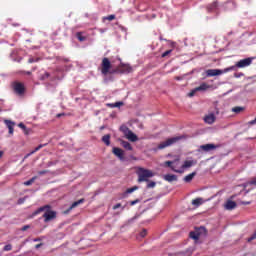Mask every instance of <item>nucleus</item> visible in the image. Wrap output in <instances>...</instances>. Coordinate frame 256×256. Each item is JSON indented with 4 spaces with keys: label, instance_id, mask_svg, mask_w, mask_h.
I'll list each match as a JSON object with an SVG mask.
<instances>
[{
    "label": "nucleus",
    "instance_id": "nucleus-1",
    "mask_svg": "<svg viewBox=\"0 0 256 256\" xmlns=\"http://www.w3.org/2000/svg\"><path fill=\"white\" fill-rule=\"evenodd\" d=\"M43 218L45 223H49V221H53V219L57 218V212L51 209V205L47 204L41 206L37 210H35L32 215L35 217L36 215H41L43 213Z\"/></svg>",
    "mask_w": 256,
    "mask_h": 256
},
{
    "label": "nucleus",
    "instance_id": "nucleus-2",
    "mask_svg": "<svg viewBox=\"0 0 256 256\" xmlns=\"http://www.w3.org/2000/svg\"><path fill=\"white\" fill-rule=\"evenodd\" d=\"M136 175H138V183L148 182L151 177H154L153 171L145 169L143 167H138L136 170Z\"/></svg>",
    "mask_w": 256,
    "mask_h": 256
},
{
    "label": "nucleus",
    "instance_id": "nucleus-3",
    "mask_svg": "<svg viewBox=\"0 0 256 256\" xmlns=\"http://www.w3.org/2000/svg\"><path fill=\"white\" fill-rule=\"evenodd\" d=\"M166 167H169L174 171V173H185V170L182 169L181 161L179 159L173 160V161H166L165 162Z\"/></svg>",
    "mask_w": 256,
    "mask_h": 256
},
{
    "label": "nucleus",
    "instance_id": "nucleus-4",
    "mask_svg": "<svg viewBox=\"0 0 256 256\" xmlns=\"http://www.w3.org/2000/svg\"><path fill=\"white\" fill-rule=\"evenodd\" d=\"M181 139H185V136H176V137L168 138L166 141L161 142L158 145V149H165L166 147H171V145H175V143H179Z\"/></svg>",
    "mask_w": 256,
    "mask_h": 256
},
{
    "label": "nucleus",
    "instance_id": "nucleus-5",
    "mask_svg": "<svg viewBox=\"0 0 256 256\" xmlns=\"http://www.w3.org/2000/svg\"><path fill=\"white\" fill-rule=\"evenodd\" d=\"M111 61L109 58H103L101 63V73L102 75H113L114 73H111L113 70H111Z\"/></svg>",
    "mask_w": 256,
    "mask_h": 256
},
{
    "label": "nucleus",
    "instance_id": "nucleus-6",
    "mask_svg": "<svg viewBox=\"0 0 256 256\" xmlns=\"http://www.w3.org/2000/svg\"><path fill=\"white\" fill-rule=\"evenodd\" d=\"M234 67H229L224 70L219 69H208L206 71L207 77H217L218 75H223V73H229V71H233Z\"/></svg>",
    "mask_w": 256,
    "mask_h": 256
},
{
    "label": "nucleus",
    "instance_id": "nucleus-7",
    "mask_svg": "<svg viewBox=\"0 0 256 256\" xmlns=\"http://www.w3.org/2000/svg\"><path fill=\"white\" fill-rule=\"evenodd\" d=\"M12 88L16 95H25V84L19 81H14L12 83Z\"/></svg>",
    "mask_w": 256,
    "mask_h": 256
},
{
    "label": "nucleus",
    "instance_id": "nucleus-8",
    "mask_svg": "<svg viewBox=\"0 0 256 256\" xmlns=\"http://www.w3.org/2000/svg\"><path fill=\"white\" fill-rule=\"evenodd\" d=\"M133 67L129 64H120L116 69H114L111 73H132Z\"/></svg>",
    "mask_w": 256,
    "mask_h": 256
},
{
    "label": "nucleus",
    "instance_id": "nucleus-9",
    "mask_svg": "<svg viewBox=\"0 0 256 256\" xmlns=\"http://www.w3.org/2000/svg\"><path fill=\"white\" fill-rule=\"evenodd\" d=\"M251 63H253V58H245V59L238 61L236 63V67H238L239 69H243L245 67H249V65H251Z\"/></svg>",
    "mask_w": 256,
    "mask_h": 256
},
{
    "label": "nucleus",
    "instance_id": "nucleus-10",
    "mask_svg": "<svg viewBox=\"0 0 256 256\" xmlns=\"http://www.w3.org/2000/svg\"><path fill=\"white\" fill-rule=\"evenodd\" d=\"M217 121V116L214 113H209L208 115L204 116V123L207 125H213Z\"/></svg>",
    "mask_w": 256,
    "mask_h": 256
},
{
    "label": "nucleus",
    "instance_id": "nucleus-11",
    "mask_svg": "<svg viewBox=\"0 0 256 256\" xmlns=\"http://www.w3.org/2000/svg\"><path fill=\"white\" fill-rule=\"evenodd\" d=\"M112 153L118 157V159H120V161H123V159H125V152L123 151V149L118 148V147H114L112 149Z\"/></svg>",
    "mask_w": 256,
    "mask_h": 256
},
{
    "label": "nucleus",
    "instance_id": "nucleus-12",
    "mask_svg": "<svg viewBox=\"0 0 256 256\" xmlns=\"http://www.w3.org/2000/svg\"><path fill=\"white\" fill-rule=\"evenodd\" d=\"M217 145L215 144H204L200 146L201 151H204L205 153H209V151H215L217 149Z\"/></svg>",
    "mask_w": 256,
    "mask_h": 256
},
{
    "label": "nucleus",
    "instance_id": "nucleus-13",
    "mask_svg": "<svg viewBox=\"0 0 256 256\" xmlns=\"http://www.w3.org/2000/svg\"><path fill=\"white\" fill-rule=\"evenodd\" d=\"M217 7H219V2L214 1L206 6L207 13H214V11H217Z\"/></svg>",
    "mask_w": 256,
    "mask_h": 256
},
{
    "label": "nucleus",
    "instance_id": "nucleus-14",
    "mask_svg": "<svg viewBox=\"0 0 256 256\" xmlns=\"http://www.w3.org/2000/svg\"><path fill=\"white\" fill-rule=\"evenodd\" d=\"M237 207V202L232 201V200H227L226 203L224 204V209L226 211H233Z\"/></svg>",
    "mask_w": 256,
    "mask_h": 256
},
{
    "label": "nucleus",
    "instance_id": "nucleus-15",
    "mask_svg": "<svg viewBox=\"0 0 256 256\" xmlns=\"http://www.w3.org/2000/svg\"><path fill=\"white\" fill-rule=\"evenodd\" d=\"M4 123H5L6 127L9 130V134L13 135L14 127H15V122H13L11 120H4Z\"/></svg>",
    "mask_w": 256,
    "mask_h": 256
},
{
    "label": "nucleus",
    "instance_id": "nucleus-16",
    "mask_svg": "<svg viewBox=\"0 0 256 256\" xmlns=\"http://www.w3.org/2000/svg\"><path fill=\"white\" fill-rule=\"evenodd\" d=\"M164 181L168 183H173V181H177V175L175 174H166L163 176Z\"/></svg>",
    "mask_w": 256,
    "mask_h": 256
},
{
    "label": "nucleus",
    "instance_id": "nucleus-17",
    "mask_svg": "<svg viewBox=\"0 0 256 256\" xmlns=\"http://www.w3.org/2000/svg\"><path fill=\"white\" fill-rule=\"evenodd\" d=\"M126 139H128V141H131L132 143H135V141H138L137 135H135V133H133V131H129L126 134Z\"/></svg>",
    "mask_w": 256,
    "mask_h": 256
},
{
    "label": "nucleus",
    "instance_id": "nucleus-18",
    "mask_svg": "<svg viewBox=\"0 0 256 256\" xmlns=\"http://www.w3.org/2000/svg\"><path fill=\"white\" fill-rule=\"evenodd\" d=\"M47 144H40L38 145L33 151H31L30 153L26 154L24 159H27L29 157H31V155H34V153H37V151H40V149H43V147H45Z\"/></svg>",
    "mask_w": 256,
    "mask_h": 256
},
{
    "label": "nucleus",
    "instance_id": "nucleus-19",
    "mask_svg": "<svg viewBox=\"0 0 256 256\" xmlns=\"http://www.w3.org/2000/svg\"><path fill=\"white\" fill-rule=\"evenodd\" d=\"M139 189V186H133L132 188L126 189V191L123 193L122 197L125 199L127 198V195L134 193V191H137Z\"/></svg>",
    "mask_w": 256,
    "mask_h": 256
},
{
    "label": "nucleus",
    "instance_id": "nucleus-20",
    "mask_svg": "<svg viewBox=\"0 0 256 256\" xmlns=\"http://www.w3.org/2000/svg\"><path fill=\"white\" fill-rule=\"evenodd\" d=\"M102 141L105 144L106 147H109L111 145V134H106L102 137Z\"/></svg>",
    "mask_w": 256,
    "mask_h": 256
},
{
    "label": "nucleus",
    "instance_id": "nucleus-21",
    "mask_svg": "<svg viewBox=\"0 0 256 256\" xmlns=\"http://www.w3.org/2000/svg\"><path fill=\"white\" fill-rule=\"evenodd\" d=\"M195 175H197V172H192V173L188 174L187 176L184 177V182L191 183L193 181Z\"/></svg>",
    "mask_w": 256,
    "mask_h": 256
},
{
    "label": "nucleus",
    "instance_id": "nucleus-22",
    "mask_svg": "<svg viewBox=\"0 0 256 256\" xmlns=\"http://www.w3.org/2000/svg\"><path fill=\"white\" fill-rule=\"evenodd\" d=\"M203 203H205L203 198H196V199L192 200V205L194 207H201V205H203Z\"/></svg>",
    "mask_w": 256,
    "mask_h": 256
},
{
    "label": "nucleus",
    "instance_id": "nucleus-23",
    "mask_svg": "<svg viewBox=\"0 0 256 256\" xmlns=\"http://www.w3.org/2000/svg\"><path fill=\"white\" fill-rule=\"evenodd\" d=\"M85 203V199H80L78 201H75L72 203V205L69 207L68 211H71L72 209H75V207H79V205Z\"/></svg>",
    "mask_w": 256,
    "mask_h": 256
},
{
    "label": "nucleus",
    "instance_id": "nucleus-24",
    "mask_svg": "<svg viewBox=\"0 0 256 256\" xmlns=\"http://www.w3.org/2000/svg\"><path fill=\"white\" fill-rule=\"evenodd\" d=\"M121 145L127 151H133V146H131V143H129V142L125 141V140H121Z\"/></svg>",
    "mask_w": 256,
    "mask_h": 256
},
{
    "label": "nucleus",
    "instance_id": "nucleus-25",
    "mask_svg": "<svg viewBox=\"0 0 256 256\" xmlns=\"http://www.w3.org/2000/svg\"><path fill=\"white\" fill-rule=\"evenodd\" d=\"M181 166H182L183 171H185V169H189V167H193V161L186 160L184 162V164H182Z\"/></svg>",
    "mask_w": 256,
    "mask_h": 256
},
{
    "label": "nucleus",
    "instance_id": "nucleus-26",
    "mask_svg": "<svg viewBox=\"0 0 256 256\" xmlns=\"http://www.w3.org/2000/svg\"><path fill=\"white\" fill-rule=\"evenodd\" d=\"M190 239H194V241H199L200 234L199 232L192 231L189 234Z\"/></svg>",
    "mask_w": 256,
    "mask_h": 256
},
{
    "label": "nucleus",
    "instance_id": "nucleus-27",
    "mask_svg": "<svg viewBox=\"0 0 256 256\" xmlns=\"http://www.w3.org/2000/svg\"><path fill=\"white\" fill-rule=\"evenodd\" d=\"M209 85L207 83H202L200 86L196 87V91H207Z\"/></svg>",
    "mask_w": 256,
    "mask_h": 256
},
{
    "label": "nucleus",
    "instance_id": "nucleus-28",
    "mask_svg": "<svg viewBox=\"0 0 256 256\" xmlns=\"http://www.w3.org/2000/svg\"><path fill=\"white\" fill-rule=\"evenodd\" d=\"M249 185H255L256 186V177H253L249 181L244 183V187H249Z\"/></svg>",
    "mask_w": 256,
    "mask_h": 256
},
{
    "label": "nucleus",
    "instance_id": "nucleus-29",
    "mask_svg": "<svg viewBox=\"0 0 256 256\" xmlns=\"http://www.w3.org/2000/svg\"><path fill=\"white\" fill-rule=\"evenodd\" d=\"M120 131L126 136L131 130L126 125L120 126Z\"/></svg>",
    "mask_w": 256,
    "mask_h": 256
},
{
    "label": "nucleus",
    "instance_id": "nucleus-30",
    "mask_svg": "<svg viewBox=\"0 0 256 256\" xmlns=\"http://www.w3.org/2000/svg\"><path fill=\"white\" fill-rule=\"evenodd\" d=\"M241 111H245V108H244V107H241V106H236V107H233V108H232V112H233V113L239 114V113H241Z\"/></svg>",
    "mask_w": 256,
    "mask_h": 256
},
{
    "label": "nucleus",
    "instance_id": "nucleus-31",
    "mask_svg": "<svg viewBox=\"0 0 256 256\" xmlns=\"http://www.w3.org/2000/svg\"><path fill=\"white\" fill-rule=\"evenodd\" d=\"M36 180H37V176H34V177H32L30 180L24 182V185H25L26 187H29V185H33V183H35Z\"/></svg>",
    "mask_w": 256,
    "mask_h": 256
},
{
    "label": "nucleus",
    "instance_id": "nucleus-32",
    "mask_svg": "<svg viewBox=\"0 0 256 256\" xmlns=\"http://www.w3.org/2000/svg\"><path fill=\"white\" fill-rule=\"evenodd\" d=\"M76 37H77L78 40H80L82 42L87 40V37L83 36V33H81V32H78L76 34Z\"/></svg>",
    "mask_w": 256,
    "mask_h": 256
},
{
    "label": "nucleus",
    "instance_id": "nucleus-33",
    "mask_svg": "<svg viewBox=\"0 0 256 256\" xmlns=\"http://www.w3.org/2000/svg\"><path fill=\"white\" fill-rule=\"evenodd\" d=\"M104 19H106V21H114L115 15H114V14H111V15H109V16L104 17Z\"/></svg>",
    "mask_w": 256,
    "mask_h": 256
},
{
    "label": "nucleus",
    "instance_id": "nucleus-34",
    "mask_svg": "<svg viewBox=\"0 0 256 256\" xmlns=\"http://www.w3.org/2000/svg\"><path fill=\"white\" fill-rule=\"evenodd\" d=\"M155 185H157V183L151 181L147 184V189H153L155 187Z\"/></svg>",
    "mask_w": 256,
    "mask_h": 256
},
{
    "label": "nucleus",
    "instance_id": "nucleus-35",
    "mask_svg": "<svg viewBox=\"0 0 256 256\" xmlns=\"http://www.w3.org/2000/svg\"><path fill=\"white\" fill-rule=\"evenodd\" d=\"M137 203H141V200H140V199H136V200L130 201V202H129V205H130L131 207H133V205H137Z\"/></svg>",
    "mask_w": 256,
    "mask_h": 256
},
{
    "label": "nucleus",
    "instance_id": "nucleus-36",
    "mask_svg": "<svg viewBox=\"0 0 256 256\" xmlns=\"http://www.w3.org/2000/svg\"><path fill=\"white\" fill-rule=\"evenodd\" d=\"M49 77H51V74H49V72H45V73L42 75V81H45V79H49Z\"/></svg>",
    "mask_w": 256,
    "mask_h": 256
},
{
    "label": "nucleus",
    "instance_id": "nucleus-37",
    "mask_svg": "<svg viewBox=\"0 0 256 256\" xmlns=\"http://www.w3.org/2000/svg\"><path fill=\"white\" fill-rule=\"evenodd\" d=\"M13 249V246L11 244L5 245L3 248V251H11Z\"/></svg>",
    "mask_w": 256,
    "mask_h": 256
},
{
    "label": "nucleus",
    "instance_id": "nucleus-38",
    "mask_svg": "<svg viewBox=\"0 0 256 256\" xmlns=\"http://www.w3.org/2000/svg\"><path fill=\"white\" fill-rule=\"evenodd\" d=\"M171 53H173V50H167V51H165L164 53H162V57L165 58V57H167L168 55H171Z\"/></svg>",
    "mask_w": 256,
    "mask_h": 256
},
{
    "label": "nucleus",
    "instance_id": "nucleus-39",
    "mask_svg": "<svg viewBox=\"0 0 256 256\" xmlns=\"http://www.w3.org/2000/svg\"><path fill=\"white\" fill-rule=\"evenodd\" d=\"M140 237H147V229H143V230L140 232Z\"/></svg>",
    "mask_w": 256,
    "mask_h": 256
},
{
    "label": "nucleus",
    "instance_id": "nucleus-40",
    "mask_svg": "<svg viewBox=\"0 0 256 256\" xmlns=\"http://www.w3.org/2000/svg\"><path fill=\"white\" fill-rule=\"evenodd\" d=\"M196 91H199L197 90V88H195L194 90H192L189 94H188V97H193L196 93Z\"/></svg>",
    "mask_w": 256,
    "mask_h": 256
},
{
    "label": "nucleus",
    "instance_id": "nucleus-41",
    "mask_svg": "<svg viewBox=\"0 0 256 256\" xmlns=\"http://www.w3.org/2000/svg\"><path fill=\"white\" fill-rule=\"evenodd\" d=\"M49 173V170H42L38 172V175H47Z\"/></svg>",
    "mask_w": 256,
    "mask_h": 256
},
{
    "label": "nucleus",
    "instance_id": "nucleus-42",
    "mask_svg": "<svg viewBox=\"0 0 256 256\" xmlns=\"http://www.w3.org/2000/svg\"><path fill=\"white\" fill-rule=\"evenodd\" d=\"M18 127H20V129H23L24 131L27 129V126H25V124L23 123H19Z\"/></svg>",
    "mask_w": 256,
    "mask_h": 256
},
{
    "label": "nucleus",
    "instance_id": "nucleus-43",
    "mask_svg": "<svg viewBox=\"0 0 256 256\" xmlns=\"http://www.w3.org/2000/svg\"><path fill=\"white\" fill-rule=\"evenodd\" d=\"M27 229H31L30 225H25L21 228V231H27Z\"/></svg>",
    "mask_w": 256,
    "mask_h": 256
},
{
    "label": "nucleus",
    "instance_id": "nucleus-44",
    "mask_svg": "<svg viewBox=\"0 0 256 256\" xmlns=\"http://www.w3.org/2000/svg\"><path fill=\"white\" fill-rule=\"evenodd\" d=\"M18 74L24 73V75H31V71H19Z\"/></svg>",
    "mask_w": 256,
    "mask_h": 256
},
{
    "label": "nucleus",
    "instance_id": "nucleus-45",
    "mask_svg": "<svg viewBox=\"0 0 256 256\" xmlns=\"http://www.w3.org/2000/svg\"><path fill=\"white\" fill-rule=\"evenodd\" d=\"M121 207V203H117L116 205L113 206L114 211L119 209Z\"/></svg>",
    "mask_w": 256,
    "mask_h": 256
},
{
    "label": "nucleus",
    "instance_id": "nucleus-46",
    "mask_svg": "<svg viewBox=\"0 0 256 256\" xmlns=\"http://www.w3.org/2000/svg\"><path fill=\"white\" fill-rule=\"evenodd\" d=\"M121 106H123V102H116L114 104V107H121Z\"/></svg>",
    "mask_w": 256,
    "mask_h": 256
},
{
    "label": "nucleus",
    "instance_id": "nucleus-47",
    "mask_svg": "<svg viewBox=\"0 0 256 256\" xmlns=\"http://www.w3.org/2000/svg\"><path fill=\"white\" fill-rule=\"evenodd\" d=\"M248 125H256V117H255L254 120L249 121V122H248Z\"/></svg>",
    "mask_w": 256,
    "mask_h": 256
},
{
    "label": "nucleus",
    "instance_id": "nucleus-48",
    "mask_svg": "<svg viewBox=\"0 0 256 256\" xmlns=\"http://www.w3.org/2000/svg\"><path fill=\"white\" fill-rule=\"evenodd\" d=\"M241 205H251V201H242Z\"/></svg>",
    "mask_w": 256,
    "mask_h": 256
},
{
    "label": "nucleus",
    "instance_id": "nucleus-49",
    "mask_svg": "<svg viewBox=\"0 0 256 256\" xmlns=\"http://www.w3.org/2000/svg\"><path fill=\"white\" fill-rule=\"evenodd\" d=\"M41 247H43V243H40V244H36V245H35V249H40Z\"/></svg>",
    "mask_w": 256,
    "mask_h": 256
},
{
    "label": "nucleus",
    "instance_id": "nucleus-50",
    "mask_svg": "<svg viewBox=\"0 0 256 256\" xmlns=\"http://www.w3.org/2000/svg\"><path fill=\"white\" fill-rule=\"evenodd\" d=\"M28 63H35V60H34L33 58H30V59L28 60Z\"/></svg>",
    "mask_w": 256,
    "mask_h": 256
},
{
    "label": "nucleus",
    "instance_id": "nucleus-51",
    "mask_svg": "<svg viewBox=\"0 0 256 256\" xmlns=\"http://www.w3.org/2000/svg\"><path fill=\"white\" fill-rule=\"evenodd\" d=\"M37 241H41V238H35L34 242L37 243Z\"/></svg>",
    "mask_w": 256,
    "mask_h": 256
},
{
    "label": "nucleus",
    "instance_id": "nucleus-52",
    "mask_svg": "<svg viewBox=\"0 0 256 256\" xmlns=\"http://www.w3.org/2000/svg\"><path fill=\"white\" fill-rule=\"evenodd\" d=\"M3 155H4V152L0 151V159H1V157H3Z\"/></svg>",
    "mask_w": 256,
    "mask_h": 256
},
{
    "label": "nucleus",
    "instance_id": "nucleus-53",
    "mask_svg": "<svg viewBox=\"0 0 256 256\" xmlns=\"http://www.w3.org/2000/svg\"><path fill=\"white\" fill-rule=\"evenodd\" d=\"M21 203H23V200H22V199H19V200H18V204L21 205Z\"/></svg>",
    "mask_w": 256,
    "mask_h": 256
},
{
    "label": "nucleus",
    "instance_id": "nucleus-54",
    "mask_svg": "<svg viewBox=\"0 0 256 256\" xmlns=\"http://www.w3.org/2000/svg\"><path fill=\"white\" fill-rule=\"evenodd\" d=\"M53 165V162H48V167H51Z\"/></svg>",
    "mask_w": 256,
    "mask_h": 256
},
{
    "label": "nucleus",
    "instance_id": "nucleus-55",
    "mask_svg": "<svg viewBox=\"0 0 256 256\" xmlns=\"http://www.w3.org/2000/svg\"><path fill=\"white\" fill-rule=\"evenodd\" d=\"M103 129H105V126L100 127V131H103Z\"/></svg>",
    "mask_w": 256,
    "mask_h": 256
},
{
    "label": "nucleus",
    "instance_id": "nucleus-56",
    "mask_svg": "<svg viewBox=\"0 0 256 256\" xmlns=\"http://www.w3.org/2000/svg\"><path fill=\"white\" fill-rule=\"evenodd\" d=\"M58 117H61V114H58Z\"/></svg>",
    "mask_w": 256,
    "mask_h": 256
}]
</instances>
